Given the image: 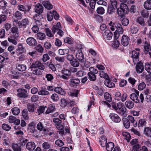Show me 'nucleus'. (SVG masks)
Returning a JSON list of instances; mask_svg holds the SVG:
<instances>
[{
	"mask_svg": "<svg viewBox=\"0 0 151 151\" xmlns=\"http://www.w3.org/2000/svg\"><path fill=\"white\" fill-rule=\"evenodd\" d=\"M139 91L135 89L134 92L131 94L129 97L131 100L136 103H142L144 97L143 94L141 93L139 96Z\"/></svg>",
	"mask_w": 151,
	"mask_h": 151,
	"instance_id": "1",
	"label": "nucleus"
},
{
	"mask_svg": "<svg viewBox=\"0 0 151 151\" xmlns=\"http://www.w3.org/2000/svg\"><path fill=\"white\" fill-rule=\"evenodd\" d=\"M61 28L60 22H58L56 25H53L52 28V33L54 34L56 32L60 37H62L64 33L63 31L61 30Z\"/></svg>",
	"mask_w": 151,
	"mask_h": 151,
	"instance_id": "2",
	"label": "nucleus"
},
{
	"mask_svg": "<svg viewBox=\"0 0 151 151\" xmlns=\"http://www.w3.org/2000/svg\"><path fill=\"white\" fill-rule=\"evenodd\" d=\"M117 26H116V32H114V37L116 39H117L119 36L120 34L123 33L124 29L122 25L119 23H116Z\"/></svg>",
	"mask_w": 151,
	"mask_h": 151,
	"instance_id": "3",
	"label": "nucleus"
},
{
	"mask_svg": "<svg viewBox=\"0 0 151 151\" xmlns=\"http://www.w3.org/2000/svg\"><path fill=\"white\" fill-rule=\"evenodd\" d=\"M118 110L117 112L119 114H121L124 116L127 115V109L122 103L119 102L117 103Z\"/></svg>",
	"mask_w": 151,
	"mask_h": 151,
	"instance_id": "4",
	"label": "nucleus"
},
{
	"mask_svg": "<svg viewBox=\"0 0 151 151\" xmlns=\"http://www.w3.org/2000/svg\"><path fill=\"white\" fill-rule=\"evenodd\" d=\"M22 24L23 26V33L27 34H29L30 33V30L27 26L29 24V21L28 18H26L22 20Z\"/></svg>",
	"mask_w": 151,
	"mask_h": 151,
	"instance_id": "5",
	"label": "nucleus"
},
{
	"mask_svg": "<svg viewBox=\"0 0 151 151\" xmlns=\"http://www.w3.org/2000/svg\"><path fill=\"white\" fill-rule=\"evenodd\" d=\"M144 53L148 55L149 57H151V46L150 43L147 41H145L143 44Z\"/></svg>",
	"mask_w": 151,
	"mask_h": 151,
	"instance_id": "6",
	"label": "nucleus"
},
{
	"mask_svg": "<svg viewBox=\"0 0 151 151\" xmlns=\"http://www.w3.org/2000/svg\"><path fill=\"white\" fill-rule=\"evenodd\" d=\"M17 92L18 93L17 94V96L20 98H26L28 96L27 94V91L25 89L19 88L17 90Z\"/></svg>",
	"mask_w": 151,
	"mask_h": 151,
	"instance_id": "7",
	"label": "nucleus"
},
{
	"mask_svg": "<svg viewBox=\"0 0 151 151\" xmlns=\"http://www.w3.org/2000/svg\"><path fill=\"white\" fill-rule=\"evenodd\" d=\"M75 56L76 58L81 62H83L85 61L83 54L81 50H78L76 52Z\"/></svg>",
	"mask_w": 151,
	"mask_h": 151,
	"instance_id": "8",
	"label": "nucleus"
},
{
	"mask_svg": "<svg viewBox=\"0 0 151 151\" xmlns=\"http://www.w3.org/2000/svg\"><path fill=\"white\" fill-rule=\"evenodd\" d=\"M132 55L133 61L134 64L135 65L139 61L140 53L134 50L132 51Z\"/></svg>",
	"mask_w": 151,
	"mask_h": 151,
	"instance_id": "9",
	"label": "nucleus"
},
{
	"mask_svg": "<svg viewBox=\"0 0 151 151\" xmlns=\"http://www.w3.org/2000/svg\"><path fill=\"white\" fill-rule=\"evenodd\" d=\"M10 33L14 39L17 38L19 36V32L18 28L17 26H13L10 29Z\"/></svg>",
	"mask_w": 151,
	"mask_h": 151,
	"instance_id": "10",
	"label": "nucleus"
},
{
	"mask_svg": "<svg viewBox=\"0 0 151 151\" xmlns=\"http://www.w3.org/2000/svg\"><path fill=\"white\" fill-rule=\"evenodd\" d=\"M136 64L135 68L137 73H142L144 70L143 63L142 61H139Z\"/></svg>",
	"mask_w": 151,
	"mask_h": 151,
	"instance_id": "11",
	"label": "nucleus"
},
{
	"mask_svg": "<svg viewBox=\"0 0 151 151\" xmlns=\"http://www.w3.org/2000/svg\"><path fill=\"white\" fill-rule=\"evenodd\" d=\"M27 131L29 133H32L33 136L36 137L37 135L36 133L37 130L35 129V126L29 124L27 128Z\"/></svg>",
	"mask_w": 151,
	"mask_h": 151,
	"instance_id": "12",
	"label": "nucleus"
},
{
	"mask_svg": "<svg viewBox=\"0 0 151 151\" xmlns=\"http://www.w3.org/2000/svg\"><path fill=\"white\" fill-rule=\"evenodd\" d=\"M27 44L30 46L34 47L37 44V42L35 39L32 37L28 38L26 40Z\"/></svg>",
	"mask_w": 151,
	"mask_h": 151,
	"instance_id": "13",
	"label": "nucleus"
},
{
	"mask_svg": "<svg viewBox=\"0 0 151 151\" xmlns=\"http://www.w3.org/2000/svg\"><path fill=\"white\" fill-rule=\"evenodd\" d=\"M17 9L19 11L24 12V13L25 14L26 12H28L30 10L31 6L27 5L25 7L23 5L20 4L17 6Z\"/></svg>",
	"mask_w": 151,
	"mask_h": 151,
	"instance_id": "14",
	"label": "nucleus"
},
{
	"mask_svg": "<svg viewBox=\"0 0 151 151\" xmlns=\"http://www.w3.org/2000/svg\"><path fill=\"white\" fill-rule=\"evenodd\" d=\"M103 36L105 40H110L112 39L113 34L110 30H106L103 33Z\"/></svg>",
	"mask_w": 151,
	"mask_h": 151,
	"instance_id": "15",
	"label": "nucleus"
},
{
	"mask_svg": "<svg viewBox=\"0 0 151 151\" xmlns=\"http://www.w3.org/2000/svg\"><path fill=\"white\" fill-rule=\"evenodd\" d=\"M109 117L111 120L115 123H119L120 122L121 119L119 116L116 114L113 113H111Z\"/></svg>",
	"mask_w": 151,
	"mask_h": 151,
	"instance_id": "16",
	"label": "nucleus"
},
{
	"mask_svg": "<svg viewBox=\"0 0 151 151\" xmlns=\"http://www.w3.org/2000/svg\"><path fill=\"white\" fill-rule=\"evenodd\" d=\"M23 145L22 142L17 143H13L12 145V147L14 151H21V147Z\"/></svg>",
	"mask_w": 151,
	"mask_h": 151,
	"instance_id": "17",
	"label": "nucleus"
},
{
	"mask_svg": "<svg viewBox=\"0 0 151 151\" xmlns=\"http://www.w3.org/2000/svg\"><path fill=\"white\" fill-rule=\"evenodd\" d=\"M129 40L130 39L128 36L124 35L122 36L121 40V43L124 46H126L128 45Z\"/></svg>",
	"mask_w": 151,
	"mask_h": 151,
	"instance_id": "18",
	"label": "nucleus"
},
{
	"mask_svg": "<svg viewBox=\"0 0 151 151\" xmlns=\"http://www.w3.org/2000/svg\"><path fill=\"white\" fill-rule=\"evenodd\" d=\"M69 82L71 83V86L76 87L77 84L80 83V81L78 78H75L73 77L70 80Z\"/></svg>",
	"mask_w": 151,
	"mask_h": 151,
	"instance_id": "19",
	"label": "nucleus"
},
{
	"mask_svg": "<svg viewBox=\"0 0 151 151\" xmlns=\"http://www.w3.org/2000/svg\"><path fill=\"white\" fill-rule=\"evenodd\" d=\"M127 119L129 121L131 125H132L134 127H136L137 126V122L135 120L133 116L129 115Z\"/></svg>",
	"mask_w": 151,
	"mask_h": 151,
	"instance_id": "20",
	"label": "nucleus"
},
{
	"mask_svg": "<svg viewBox=\"0 0 151 151\" xmlns=\"http://www.w3.org/2000/svg\"><path fill=\"white\" fill-rule=\"evenodd\" d=\"M35 12L37 14L42 13L43 10V7L40 4H37L35 8Z\"/></svg>",
	"mask_w": 151,
	"mask_h": 151,
	"instance_id": "21",
	"label": "nucleus"
},
{
	"mask_svg": "<svg viewBox=\"0 0 151 151\" xmlns=\"http://www.w3.org/2000/svg\"><path fill=\"white\" fill-rule=\"evenodd\" d=\"M35 147V144L34 142H28L26 144V148L29 151L34 150Z\"/></svg>",
	"mask_w": 151,
	"mask_h": 151,
	"instance_id": "22",
	"label": "nucleus"
},
{
	"mask_svg": "<svg viewBox=\"0 0 151 151\" xmlns=\"http://www.w3.org/2000/svg\"><path fill=\"white\" fill-rule=\"evenodd\" d=\"M42 4L48 10H50L53 8L52 5L49 1H44L42 2Z\"/></svg>",
	"mask_w": 151,
	"mask_h": 151,
	"instance_id": "23",
	"label": "nucleus"
},
{
	"mask_svg": "<svg viewBox=\"0 0 151 151\" xmlns=\"http://www.w3.org/2000/svg\"><path fill=\"white\" fill-rule=\"evenodd\" d=\"M38 94L39 95L41 96L48 95L49 94V92L46 90V88L42 87L41 90L38 92Z\"/></svg>",
	"mask_w": 151,
	"mask_h": 151,
	"instance_id": "24",
	"label": "nucleus"
},
{
	"mask_svg": "<svg viewBox=\"0 0 151 151\" xmlns=\"http://www.w3.org/2000/svg\"><path fill=\"white\" fill-rule=\"evenodd\" d=\"M122 11L125 12L126 14H127L129 11L128 7L126 4L124 3H121L120 4V7H119Z\"/></svg>",
	"mask_w": 151,
	"mask_h": 151,
	"instance_id": "25",
	"label": "nucleus"
},
{
	"mask_svg": "<svg viewBox=\"0 0 151 151\" xmlns=\"http://www.w3.org/2000/svg\"><path fill=\"white\" fill-rule=\"evenodd\" d=\"M126 106L129 109H132L134 106V103L131 100H127L125 103Z\"/></svg>",
	"mask_w": 151,
	"mask_h": 151,
	"instance_id": "26",
	"label": "nucleus"
},
{
	"mask_svg": "<svg viewBox=\"0 0 151 151\" xmlns=\"http://www.w3.org/2000/svg\"><path fill=\"white\" fill-rule=\"evenodd\" d=\"M37 129L40 130H43L44 132L46 131L47 126L43 125L41 122H39L37 126Z\"/></svg>",
	"mask_w": 151,
	"mask_h": 151,
	"instance_id": "27",
	"label": "nucleus"
},
{
	"mask_svg": "<svg viewBox=\"0 0 151 151\" xmlns=\"http://www.w3.org/2000/svg\"><path fill=\"white\" fill-rule=\"evenodd\" d=\"M104 84L107 87L111 88L115 86V84L114 83L111 81L109 79L105 80L104 82Z\"/></svg>",
	"mask_w": 151,
	"mask_h": 151,
	"instance_id": "28",
	"label": "nucleus"
},
{
	"mask_svg": "<svg viewBox=\"0 0 151 151\" xmlns=\"http://www.w3.org/2000/svg\"><path fill=\"white\" fill-rule=\"evenodd\" d=\"M16 67L17 70L20 71H24L26 69V66L24 64H17L16 65Z\"/></svg>",
	"mask_w": 151,
	"mask_h": 151,
	"instance_id": "29",
	"label": "nucleus"
},
{
	"mask_svg": "<svg viewBox=\"0 0 151 151\" xmlns=\"http://www.w3.org/2000/svg\"><path fill=\"white\" fill-rule=\"evenodd\" d=\"M144 8L147 10L151 9V0H147L144 4Z\"/></svg>",
	"mask_w": 151,
	"mask_h": 151,
	"instance_id": "30",
	"label": "nucleus"
},
{
	"mask_svg": "<svg viewBox=\"0 0 151 151\" xmlns=\"http://www.w3.org/2000/svg\"><path fill=\"white\" fill-rule=\"evenodd\" d=\"M56 92L62 95H64L65 94V91L62 88L59 87H57L55 88L54 90Z\"/></svg>",
	"mask_w": 151,
	"mask_h": 151,
	"instance_id": "31",
	"label": "nucleus"
},
{
	"mask_svg": "<svg viewBox=\"0 0 151 151\" xmlns=\"http://www.w3.org/2000/svg\"><path fill=\"white\" fill-rule=\"evenodd\" d=\"M144 133L147 136L151 137V128L148 127H145Z\"/></svg>",
	"mask_w": 151,
	"mask_h": 151,
	"instance_id": "32",
	"label": "nucleus"
},
{
	"mask_svg": "<svg viewBox=\"0 0 151 151\" xmlns=\"http://www.w3.org/2000/svg\"><path fill=\"white\" fill-rule=\"evenodd\" d=\"M27 109L29 112H33L35 110V105L32 103L27 104Z\"/></svg>",
	"mask_w": 151,
	"mask_h": 151,
	"instance_id": "33",
	"label": "nucleus"
},
{
	"mask_svg": "<svg viewBox=\"0 0 151 151\" xmlns=\"http://www.w3.org/2000/svg\"><path fill=\"white\" fill-rule=\"evenodd\" d=\"M114 147V144L113 142H108L106 148L108 151H111Z\"/></svg>",
	"mask_w": 151,
	"mask_h": 151,
	"instance_id": "34",
	"label": "nucleus"
},
{
	"mask_svg": "<svg viewBox=\"0 0 151 151\" xmlns=\"http://www.w3.org/2000/svg\"><path fill=\"white\" fill-rule=\"evenodd\" d=\"M55 106L52 104H50L49 106L45 113L47 114L53 112L55 111Z\"/></svg>",
	"mask_w": 151,
	"mask_h": 151,
	"instance_id": "35",
	"label": "nucleus"
},
{
	"mask_svg": "<svg viewBox=\"0 0 151 151\" xmlns=\"http://www.w3.org/2000/svg\"><path fill=\"white\" fill-rule=\"evenodd\" d=\"M22 24V21H20L14 19L13 21V25L16 26V25H17L19 28L23 27Z\"/></svg>",
	"mask_w": 151,
	"mask_h": 151,
	"instance_id": "36",
	"label": "nucleus"
},
{
	"mask_svg": "<svg viewBox=\"0 0 151 151\" xmlns=\"http://www.w3.org/2000/svg\"><path fill=\"white\" fill-rule=\"evenodd\" d=\"M36 37L38 39L43 40L45 38L46 35L44 33L39 32L37 34Z\"/></svg>",
	"mask_w": 151,
	"mask_h": 151,
	"instance_id": "37",
	"label": "nucleus"
},
{
	"mask_svg": "<svg viewBox=\"0 0 151 151\" xmlns=\"http://www.w3.org/2000/svg\"><path fill=\"white\" fill-rule=\"evenodd\" d=\"M141 14L142 16L144 18H147L149 14V12L148 11L143 9L141 11Z\"/></svg>",
	"mask_w": 151,
	"mask_h": 151,
	"instance_id": "38",
	"label": "nucleus"
},
{
	"mask_svg": "<svg viewBox=\"0 0 151 151\" xmlns=\"http://www.w3.org/2000/svg\"><path fill=\"white\" fill-rule=\"evenodd\" d=\"M123 122V124L124 127L127 129L129 127L130 124L127 118H124L122 119Z\"/></svg>",
	"mask_w": 151,
	"mask_h": 151,
	"instance_id": "39",
	"label": "nucleus"
},
{
	"mask_svg": "<svg viewBox=\"0 0 151 151\" xmlns=\"http://www.w3.org/2000/svg\"><path fill=\"white\" fill-rule=\"evenodd\" d=\"M136 21L137 23L142 26H144L145 24L144 19L142 17H139L137 18Z\"/></svg>",
	"mask_w": 151,
	"mask_h": 151,
	"instance_id": "40",
	"label": "nucleus"
},
{
	"mask_svg": "<svg viewBox=\"0 0 151 151\" xmlns=\"http://www.w3.org/2000/svg\"><path fill=\"white\" fill-rule=\"evenodd\" d=\"M116 8L113 7L112 6L109 5L108 6L107 9V12L109 14H112L115 12Z\"/></svg>",
	"mask_w": 151,
	"mask_h": 151,
	"instance_id": "41",
	"label": "nucleus"
},
{
	"mask_svg": "<svg viewBox=\"0 0 151 151\" xmlns=\"http://www.w3.org/2000/svg\"><path fill=\"white\" fill-rule=\"evenodd\" d=\"M11 111L12 114L15 115H18L20 112V110L17 107L13 108L12 109Z\"/></svg>",
	"mask_w": 151,
	"mask_h": 151,
	"instance_id": "42",
	"label": "nucleus"
},
{
	"mask_svg": "<svg viewBox=\"0 0 151 151\" xmlns=\"http://www.w3.org/2000/svg\"><path fill=\"white\" fill-rule=\"evenodd\" d=\"M109 28L112 31H115L116 32V26H117L116 23H113L112 21H111L109 24Z\"/></svg>",
	"mask_w": 151,
	"mask_h": 151,
	"instance_id": "43",
	"label": "nucleus"
},
{
	"mask_svg": "<svg viewBox=\"0 0 151 151\" xmlns=\"http://www.w3.org/2000/svg\"><path fill=\"white\" fill-rule=\"evenodd\" d=\"M145 68L147 72L151 75V64L148 63H146L145 65Z\"/></svg>",
	"mask_w": 151,
	"mask_h": 151,
	"instance_id": "44",
	"label": "nucleus"
},
{
	"mask_svg": "<svg viewBox=\"0 0 151 151\" xmlns=\"http://www.w3.org/2000/svg\"><path fill=\"white\" fill-rule=\"evenodd\" d=\"M89 72L87 74H97L98 73L97 70L92 67H91L89 68Z\"/></svg>",
	"mask_w": 151,
	"mask_h": 151,
	"instance_id": "45",
	"label": "nucleus"
},
{
	"mask_svg": "<svg viewBox=\"0 0 151 151\" xmlns=\"http://www.w3.org/2000/svg\"><path fill=\"white\" fill-rule=\"evenodd\" d=\"M99 75L101 78H103L106 80L109 79V76L103 71H101L100 72Z\"/></svg>",
	"mask_w": 151,
	"mask_h": 151,
	"instance_id": "46",
	"label": "nucleus"
},
{
	"mask_svg": "<svg viewBox=\"0 0 151 151\" xmlns=\"http://www.w3.org/2000/svg\"><path fill=\"white\" fill-rule=\"evenodd\" d=\"M47 16L48 20L49 21H52L53 17V11L52 12L50 11H48L47 14Z\"/></svg>",
	"mask_w": 151,
	"mask_h": 151,
	"instance_id": "47",
	"label": "nucleus"
},
{
	"mask_svg": "<svg viewBox=\"0 0 151 151\" xmlns=\"http://www.w3.org/2000/svg\"><path fill=\"white\" fill-rule=\"evenodd\" d=\"M37 68L41 70H44L45 69V63H42L40 61H37Z\"/></svg>",
	"mask_w": 151,
	"mask_h": 151,
	"instance_id": "48",
	"label": "nucleus"
},
{
	"mask_svg": "<svg viewBox=\"0 0 151 151\" xmlns=\"http://www.w3.org/2000/svg\"><path fill=\"white\" fill-rule=\"evenodd\" d=\"M35 49L38 52L42 53L43 51V48L40 44H38L35 47Z\"/></svg>",
	"mask_w": 151,
	"mask_h": 151,
	"instance_id": "49",
	"label": "nucleus"
},
{
	"mask_svg": "<svg viewBox=\"0 0 151 151\" xmlns=\"http://www.w3.org/2000/svg\"><path fill=\"white\" fill-rule=\"evenodd\" d=\"M89 79L91 81H95L96 79V74H87Z\"/></svg>",
	"mask_w": 151,
	"mask_h": 151,
	"instance_id": "50",
	"label": "nucleus"
},
{
	"mask_svg": "<svg viewBox=\"0 0 151 151\" xmlns=\"http://www.w3.org/2000/svg\"><path fill=\"white\" fill-rule=\"evenodd\" d=\"M146 123L145 120L141 119L139 120L137 125L139 127H143L146 124Z\"/></svg>",
	"mask_w": 151,
	"mask_h": 151,
	"instance_id": "51",
	"label": "nucleus"
},
{
	"mask_svg": "<svg viewBox=\"0 0 151 151\" xmlns=\"http://www.w3.org/2000/svg\"><path fill=\"white\" fill-rule=\"evenodd\" d=\"M17 48V50L19 51H20L22 53H23L25 51V49L22 45L21 43H19L18 45Z\"/></svg>",
	"mask_w": 151,
	"mask_h": 151,
	"instance_id": "52",
	"label": "nucleus"
},
{
	"mask_svg": "<svg viewBox=\"0 0 151 151\" xmlns=\"http://www.w3.org/2000/svg\"><path fill=\"white\" fill-rule=\"evenodd\" d=\"M71 65L74 67H78L80 65V63L76 59H74L70 62Z\"/></svg>",
	"mask_w": 151,
	"mask_h": 151,
	"instance_id": "53",
	"label": "nucleus"
},
{
	"mask_svg": "<svg viewBox=\"0 0 151 151\" xmlns=\"http://www.w3.org/2000/svg\"><path fill=\"white\" fill-rule=\"evenodd\" d=\"M104 8L101 6L98 7L96 9V12L98 14H103L104 13Z\"/></svg>",
	"mask_w": 151,
	"mask_h": 151,
	"instance_id": "54",
	"label": "nucleus"
},
{
	"mask_svg": "<svg viewBox=\"0 0 151 151\" xmlns=\"http://www.w3.org/2000/svg\"><path fill=\"white\" fill-rule=\"evenodd\" d=\"M58 51L60 55H64L67 54L69 52V50L68 49H60Z\"/></svg>",
	"mask_w": 151,
	"mask_h": 151,
	"instance_id": "55",
	"label": "nucleus"
},
{
	"mask_svg": "<svg viewBox=\"0 0 151 151\" xmlns=\"http://www.w3.org/2000/svg\"><path fill=\"white\" fill-rule=\"evenodd\" d=\"M53 122L55 123V125H59L62 123V121L58 118H55L53 119Z\"/></svg>",
	"mask_w": 151,
	"mask_h": 151,
	"instance_id": "56",
	"label": "nucleus"
},
{
	"mask_svg": "<svg viewBox=\"0 0 151 151\" xmlns=\"http://www.w3.org/2000/svg\"><path fill=\"white\" fill-rule=\"evenodd\" d=\"M14 16L18 19H21L22 18V15L21 12L18 11L14 13Z\"/></svg>",
	"mask_w": 151,
	"mask_h": 151,
	"instance_id": "57",
	"label": "nucleus"
},
{
	"mask_svg": "<svg viewBox=\"0 0 151 151\" xmlns=\"http://www.w3.org/2000/svg\"><path fill=\"white\" fill-rule=\"evenodd\" d=\"M51 99L54 102H57L59 100V97L58 94L54 93L51 96Z\"/></svg>",
	"mask_w": 151,
	"mask_h": 151,
	"instance_id": "58",
	"label": "nucleus"
},
{
	"mask_svg": "<svg viewBox=\"0 0 151 151\" xmlns=\"http://www.w3.org/2000/svg\"><path fill=\"white\" fill-rule=\"evenodd\" d=\"M33 18L35 21L41 20L43 18V17L40 14H37L34 16Z\"/></svg>",
	"mask_w": 151,
	"mask_h": 151,
	"instance_id": "59",
	"label": "nucleus"
},
{
	"mask_svg": "<svg viewBox=\"0 0 151 151\" xmlns=\"http://www.w3.org/2000/svg\"><path fill=\"white\" fill-rule=\"evenodd\" d=\"M141 146L139 144H136L133 146L132 151H141Z\"/></svg>",
	"mask_w": 151,
	"mask_h": 151,
	"instance_id": "60",
	"label": "nucleus"
},
{
	"mask_svg": "<svg viewBox=\"0 0 151 151\" xmlns=\"http://www.w3.org/2000/svg\"><path fill=\"white\" fill-rule=\"evenodd\" d=\"M62 73L66 76H70L71 75V72L70 71L67 69H64L61 71Z\"/></svg>",
	"mask_w": 151,
	"mask_h": 151,
	"instance_id": "61",
	"label": "nucleus"
},
{
	"mask_svg": "<svg viewBox=\"0 0 151 151\" xmlns=\"http://www.w3.org/2000/svg\"><path fill=\"white\" fill-rule=\"evenodd\" d=\"M122 23L124 26H127L129 23V20L127 18H124L121 20Z\"/></svg>",
	"mask_w": 151,
	"mask_h": 151,
	"instance_id": "62",
	"label": "nucleus"
},
{
	"mask_svg": "<svg viewBox=\"0 0 151 151\" xmlns=\"http://www.w3.org/2000/svg\"><path fill=\"white\" fill-rule=\"evenodd\" d=\"M104 98L106 100L109 102H110L111 101V96L108 93L106 92L105 93Z\"/></svg>",
	"mask_w": 151,
	"mask_h": 151,
	"instance_id": "63",
	"label": "nucleus"
},
{
	"mask_svg": "<svg viewBox=\"0 0 151 151\" xmlns=\"http://www.w3.org/2000/svg\"><path fill=\"white\" fill-rule=\"evenodd\" d=\"M7 4V3L4 1H0V7H1V8L2 9H5L6 7Z\"/></svg>",
	"mask_w": 151,
	"mask_h": 151,
	"instance_id": "64",
	"label": "nucleus"
}]
</instances>
